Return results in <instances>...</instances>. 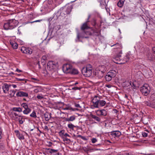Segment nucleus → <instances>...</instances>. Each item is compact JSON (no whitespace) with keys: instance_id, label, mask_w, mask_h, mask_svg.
Segmentation results:
<instances>
[{"instance_id":"nucleus-9","label":"nucleus","mask_w":155,"mask_h":155,"mask_svg":"<svg viewBox=\"0 0 155 155\" xmlns=\"http://www.w3.org/2000/svg\"><path fill=\"white\" fill-rule=\"evenodd\" d=\"M10 26V29H12L15 27L18 24V22L15 20L12 19L8 21Z\"/></svg>"},{"instance_id":"nucleus-21","label":"nucleus","mask_w":155,"mask_h":155,"mask_svg":"<svg viewBox=\"0 0 155 155\" xmlns=\"http://www.w3.org/2000/svg\"><path fill=\"white\" fill-rule=\"evenodd\" d=\"M76 118V116L75 115H72L70 117L65 118V121H73L75 120Z\"/></svg>"},{"instance_id":"nucleus-10","label":"nucleus","mask_w":155,"mask_h":155,"mask_svg":"<svg viewBox=\"0 0 155 155\" xmlns=\"http://www.w3.org/2000/svg\"><path fill=\"white\" fill-rule=\"evenodd\" d=\"M96 115L98 116H105L107 114V111L106 110L103 109L99 110L96 111Z\"/></svg>"},{"instance_id":"nucleus-26","label":"nucleus","mask_w":155,"mask_h":155,"mask_svg":"<svg viewBox=\"0 0 155 155\" xmlns=\"http://www.w3.org/2000/svg\"><path fill=\"white\" fill-rule=\"evenodd\" d=\"M31 109L28 107L25 109V110L23 111V113L24 114H28L31 112Z\"/></svg>"},{"instance_id":"nucleus-32","label":"nucleus","mask_w":155,"mask_h":155,"mask_svg":"<svg viewBox=\"0 0 155 155\" xmlns=\"http://www.w3.org/2000/svg\"><path fill=\"white\" fill-rule=\"evenodd\" d=\"M12 110L14 111H17L19 112H21L22 111V109L20 107H13L12 109Z\"/></svg>"},{"instance_id":"nucleus-23","label":"nucleus","mask_w":155,"mask_h":155,"mask_svg":"<svg viewBox=\"0 0 155 155\" xmlns=\"http://www.w3.org/2000/svg\"><path fill=\"white\" fill-rule=\"evenodd\" d=\"M72 8V6L71 5L68 6L64 10L65 13V14H69L71 11Z\"/></svg>"},{"instance_id":"nucleus-53","label":"nucleus","mask_w":155,"mask_h":155,"mask_svg":"<svg viewBox=\"0 0 155 155\" xmlns=\"http://www.w3.org/2000/svg\"><path fill=\"white\" fill-rule=\"evenodd\" d=\"M74 105L75 107H78L79 109H80L81 108V107L80 106V105L78 104L75 103Z\"/></svg>"},{"instance_id":"nucleus-52","label":"nucleus","mask_w":155,"mask_h":155,"mask_svg":"<svg viewBox=\"0 0 155 155\" xmlns=\"http://www.w3.org/2000/svg\"><path fill=\"white\" fill-rule=\"evenodd\" d=\"M88 146H87L86 147H83V150L85 151H87L88 150Z\"/></svg>"},{"instance_id":"nucleus-25","label":"nucleus","mask_w":155,"mask_h":155,"mask_svg":"<svg viewBox=\"0 0 155 155\" xmlns=\"http://www.w3.org/2000/svg\"><path fill=\"white\" fill-rule=\"evenodd\" d=\"M91 117L94 120H96L97 122H100L101 121V118L97 116L91 114Z\"/></svg>"},{"instance_id":"nucleus-56","label":"nucleus","mask_w":155,"mask_h":155,"mask_svg":"<svg viewBox=\"0 0 155 155\" xmlns=\"http://www.w3.org/2000/svg\"><path fill=\"white\" fill-rule=\"evenodd\" d=\"M72 89L75 90H80V88L78 87H74L72 88Z\"/></svg>"},{"instance_id":"nucleus-29","label":"nucleus","mask_w":155,"mask_h":155,"mask_svg":"<svg viewBox=\"0 0 155 155\" xmlns=\"http://www.w3.org/2000/svg\"><path fill=\"white\" fill-rule=\"evenodd\" d=\"M15 91L14 90H10L8 93L9 94V96L10 97H12L14 96V95L15 93Z\"/></svg>"},{"instance_id":"nucleus-12","label":"nucleus","mask_w":155,"mask_h":155,"mask_svg":"<svg viewBox=\"0 0 155 155\" xmlns=\"http://www.w3.org/2000/svg\"><path fill=\"white\" fill-rule=\"evenodd\" d=\"M144 103L147 106L155 109V101L150 102L149 101H145L144 102Z\"/></svg>"},{"instance_id":"nucleus-39","label":"nucleus","mask_w":155,"mask_h":155,"mask_svg":"<svg viewBox=\"0 0 155 155\" xmlns=\"http://www.w3.org/2000/svg\"><path fill=\"white\" fill-rule=\"evenodd\" d=\"M30 116L31 117L35 118L37 117L36 113L35 111H33L32 113L30 114Z\"/></svg>"},{"instance_id":"nucleus-15","label":"nucleus","mask_w":155,"mask_h":155,"mask_svg":"<svg viewBox=\"0 0 155 155\" xmlns=\"http://www.w3.org/2000/svg\"><path fill=\"white\" fill-rule=\"evenodd\" d=\"M97 70L100 71L104 73L107 70L106 66L104 65H101L98 67L96 68Z\"/></svg>"},{"instance_id":"nucleus-13","label":"nucleus","mask_w":155,"mask_h":155,"mask_svg":"<svg viewBox=\"0 0 155 155\" xmlns=\"http://www.w3.org/2000/svg\"><path fill=\"white\" fill-rule=\"evenodd\" d=\"M95 74L97 77L99 78H101L104 76V73L96 69L95 72Z\"/></svg>"},{"instance_id":"nucleus-43","label":"nucleus","mask_w":155,"mask_h":155,"mask_svg":"<svg viewBox=\"0 0 155 155\" xmlns=\"http://www.w3.org/2000/svg\"><path fill=\"white\" fill-rule=\"evenodd\" d=\"M146 131L147 132V133L145 132H143L142 133V135L143 137H147L148 133H149L148 131L147 130H146Z\"/></svg>"},{"instance_id":"nucleus-40","label":"nucleus","mask_w":155,"mask_h":155,"mask_svg":"<svg viewBox=\"0 0 155 155\" xmlns=\"http://www.w3.org/2000/svg\"><path fill=\"white\" fill-rule=\"evenodd\" d=\"M68 127L72 130H73L74 128L75 127L73 124L71 123L69 124L68 125Z\"/></svg>"},{"instance_id":"nucleus-16","label":"nucleus","mask_w":155,"mask_h":155,"mask_svg":"<svg viewBox=\"0 0 155 155\" xmlns=\"http://www.w3.org/2000/svg\"><path fill=\"white\" fill-rule=\"evenodd\" d=\"M9 85L6 84H5L2 86V89L4 92L5 93H8L9 90Z\"/></svg>"},{"instance_id":"nucleus-54","label":"nucleus","mask_w":155,"mask_h":155,"mask_svg":"<svg viewBox=\"0 0 155 155\" xmlns=\"http://www.w3.org/2000/svg\"><path fill=\"white\" fill-rule=\"evenodd\" d=\"M18 42L21 45H24L25 43L23 41L21 40H18Z\"/></svg>"},{"instance_id":"nucleus-7","label":"nucleus","mask_w":155,"mask_h":155,"mask_svg":"<svg viewBox=\"0 0 155 155\" xmlns=\"http://www.w3.org/2000/svg\"><path fill=\"white\" fill-rule=\"evenodd\" d=\"M21 51L23 53L31 54L32 53V49L30 48H26L22 46L21 48Z\"/></svg>"},{"instance_id":"nucleus-20","label":"nucleus","mask_w":155,"mask_h":155,"mask_svg":"<svg viewBox=\"0 0 155 155\" xmlns=\"http://www.w3.org/2000/svg\"><path fill=\"white\" fill-rule=\"evenodd\" d=\"M88 37L85 34H82V32L80 33H78L77 35V39L79 40L80 38H88Z\"/></svg>"},{"instance_id":"nucleus-30","label":"nucleus","mask_w":155,"mask_h":155,"mask_svg":"<svg viewBox=\"0 0 155 155\" xmlns=\"http://www.w3.org/2000/svg\"><path fill=\"white\" fill-rule=\"evenodd\" d=\"M10 43L14 49H16L18 48V45L17 43L13 42H10Z\"/></svg>"},{"instance_id":"nucleus-58","label":"nucleus","mask_w":155,"mask_h":155,"mask_svg":"<svg viewBox=\"0 0 155 155\" xmlns=\"http://www.w3.org/2000/svg\"><path fill=\"white\" fill-rule=\"evenodd\" d=\"M10 86H12L14 88H15L17 87V85L15 84H12L9 85Z\"/></svg>"},{"instance_id":"nucleus-11","label":"nucleus","mask_w":155,"mask_h":155,"mask_svg":"<svg viewBox=\"0 0 155 155\" xmlns=\"http://www.w3.org/2000/svg\"><path fill=\"white\" fill-rule=\"evenodd\" d=\"M91 16V15L90 14L88 15V18L87 20L85 23H84L82 25L81 29L82 30H84L85 29H87L90 28L88 25L87 23L89 21V20Z\"/></svg>"},{"instance_id":"nucleus-38","label":"nucleus","mask_w":155,"mask_h":155,"mask_svg":"<svg viewBox=\"0 0 155 155\" xmlns=\"http://www.w3.org/2000/svg\"><path fill=\"white\" fill-rule=\"evenodd\" d=\"M122 54V52L121 51H120L119 54H117L115 58L116 60H120V58L121 57V54Z\"/></svg>"},{"instance_id":"nucleus-45","label":"nucleus","mask_w":155,"mask_h":155,"mask_svg":"<svg viewBox=\"0 0 155 155\" xmlns=\"http://www.w3.org/2000/svg\"><path fill=\"white\" fill-rule=\"evenodd\" d=\"M37 98L39 99H43L44 97L42 94H38L37 96Z\"/></svg>"},{"instance_id":"nucleus-1","label":"nucleus","mask_w":155,"mask_h":155,"mask_svg":"<svg viewBox=\"0 0 155 155\" xmlns=\"http://www.w3.org/2000/svg\"><path fill=\"white\" fill-rule=\"evenodd\" d=\"M95 108H99L104 106L106 104V101L102 99V97L99 95L95 96L91 101Z\"/></svg>"},{"instance_id":"nucleus-5","label":"nucleus","mask_w":155,"mask_h":155,"mask_svg":"<svg viewBox=\"0 0 155 155\" xmlns=\"http://www.w3.org/2000/svg\"><path fill=\"white\" fill-rule=\"evenodd\" d=\"M58 66V64L57 63L51 61L48 63L47 68L50 71H54L57 68Z\"/></svg>"},{"instance_id":"nucleus-31","label":"nucleus","mask_w":155,"mask_h":155,"mask_svg":"<svg viewBox=\"0 0 155 155\" xmlns=\"http://www.w3.org/2000/svg\"><path fill=\"white\" fill-rule=\"evenodd\" d=\"M4 28L5 30L11 29L10 28V26L8 21L4 24Z\"/></svg>"},{"instance_id":"nucleus-55","label":"nucleus","mask_w":155,"mask_h":155,"mask_svg":"<svg viewBox=\"0 0 155 155\" xmlns=\"http://www.w3.org/2000/svg\"><path fill=\"white\" fill-rule=\"evenodd\" d=\"M97 140L95 138H93L91 139V142L93 143H94L97 141Z\"/></svg>"},{"instance_id":"nucleus-3","label":"nucleus","mask_w":155,"mask_h":155,"mask_svg":"<svg viewBox=\"0 0 155 155\" xmlns=\"http://www.w3.org/2000/svg\"><path fill=\"white\" fill-rule=\"evenodd\" d=\"M92 69V67L91 65H88L86 67L83 68L82 70V73L85 77H89L91 75Z\"/></svg>"},{"instance_id":"nucleus-41","label":"nucleus","mask_w":155,"mask_h":155,"mask_svg":"<svg viewBox=\"0 0 155 155\" xmlns=\"http://www.w3.org/2000/svg\"><path fill=\"white\" fill-rule=\"evenodd\" d=\"M112 78H111L110 76H109V75L107 74L105 77V79L106 81H111Z\"/></svg>"},{"instance_id":"nucleus-22","label":"nucleus","mask_w":155,"mask_h":155,"mask_svg":"<svg viewBox=\"0 0 155 155\" xmlns=\"http://www.w3.org/2000/svg\"><path fill=\"white\" fill-rule=\"evenodd\" d=\"M130 59V55L129 54H126L125 56L122 60V62L121 63V64H124L128 62Z\"/></svg>"},{"instance_id":"nucleus-6","label":"nucleus","mask_w":155,"mask_h":155,"mask_svg":"<svg viewBox=\"0 0 155 155\" xmlns=\"http://www.w3.org/2000/svg\"><path fill=\"white\" fill-rule=\"evenodd\" d=\"M73 68L72 65L70 64H66L63 65V70L64 73L69 74Z\"/></svg>"},{"instance_id":"nucleus-48","label":"nucleus","mask_w":155,"mask_h":155,"mask_svg":"<svg viewBox=\"0 0 155 155\" xmlns=\"http://www.w3.org/2000/svg\"><path fill=\"white\" fill-rule=\"evenodd\" d=\"M151 99L155 100V93L152 94L150 97Z\"/></svg>"},{"instance_id":"nucleus-60","label":"nucleus","mask_w":155,"mask_h":155,"mask_svg":"<svg viewBox=\"0 0 155 155\" xmlns=\"http://www.w3.org/2000/svg\"><path fill=\"white\" fill-rule=\"evenodd\" d=\"M81 138L85 140H87V139L84 136H82Z\"/></svg>"},{"instance_id":"nucleus-62","label":"nucleus","mask_w":155,"mask_h":155,"mask_svg":"<svg viewBox=\"0 0 155 155\" xmlns=\"http://www.w3.org/2000/svg\"><path fill=\"white\" fill-rule=\"evenodd\" d=\"M40 21H41V20H36V21H33L31 22V23H34V22H40Z\"/></svg>"},{"instance_id":"nucleus-63","label":"nucleus","mask_w":155,"mask_h":155,"mask_svg":"<svg viewBox=\"0 0 155 155\" xmlns=\"http://www.w3.org/2000/svg\"><path fill=\"white\" fill-rule=\"evenodd\" d=\"M106 87L110 88L111 87V86L110 85H107Z\"/></svg>"},{"instance_id":"nucleus-49","label":"nucleus","mask_w":155,"mask_h":155,"mask_svg":"<svg viewBox=\"0 0 155 155\" xmlns=\"http://www.w3.org/2000/svg\"><path fill=\"white\" fill-rule=\"evenodd\" d=\"M45 117L46 121L48 120L50 118V117H48L47 114H45Z\"/></svg>"},{"instance_id":"nucleus-28","label":"nucleus","mask_w":155,"mask_h":155,"mask_svg":"<svg viewBox=\"0 0 155 155\" xmlns=\"http://www.w3.org/2000/svg\"><path fill=\"white\" fill-rule=\"evenodd\" d=\"M71 72L69 74H76L78 73V71L76 69L72 68Z\"/></svg>"},{"instance_id":"nucleus-33","label":"nucleus","mask_w":155,"mask_h":155,"mask_svg":"<svg viewBox=\"0 0 155 155\" xmlns=\"http://www.w3.org/2000/svg\"><path fill=\"white\" fill-rule=\"evenodd\" d=\"M124 0H120L117 3V5L120 7H121L123 5Z\"/></svg>"},{"instance_id":"nucleus-17","label":"nucleus","mask_w":155,"mask_h":155,"mask_svg":"<svg viewBox=\"0 0 155 155\" xmlns=\"http://www.w3.org/2000/svg\"><path fill=\"white\" fill-rule=\"evenodd\" d=\"M25 117L24 116L20 115L19 117L17 119V120L18 121L20 124H22L25 121Z\"/></svg>"},{"instance_id":"nucleus-61","label":"nucleus","mask_w":155,"mask_h":155,"mask_svg":"<svg viewBox=\"0 0 155 155\" xmlns=\"http://www.w3.org/2000/svg\"><path fill=\"white\" fill-rule=\"evenodd\" d=\"M2 134V131L1 129V128H0V139H1L2 137H1V134Z\"/></svg>"},{"instance_id":"nucleus-46","label":"nucleus","mask_w":155,"mask_h":155,"mask_svg":"<svg viewBox=\"0 0 155 155\" xmlns=\"http://www.w3.org/2000/svg\"><path fill=\"white\" fill-rule=\"evenodd\" d=\"M64 130H62L60 131L59 132V135L61 136H63L64 134Z\"/></svg>"},{"instance_id":"nucleus-2","label":"nucleus","mask_w":155,"mask_h":155,"mask_svg":"<svg viewBox=\"0 0 155 155\" xmlns=\"http://www.w3.org/2000/svg\"><path fill=\"white\" fill-rule=\"evenodd\" d=\"M45 6V8L46 9L47 11L48 12H50L53 9L56 7L57 4L55 3V0H49L47 3L46 2Z\"/></svg>"},{"instance_id":"nucleus-47","label":"nucleus","mask_w":155,"mask_h":155,"mask_svg":"<svg viewBox=\"0 0 155 155\" xmlns=\"http://www.w3.org/2000/svg\"><path fill=\"white\" fill-rule=\"evenodd\" d=\"M47 60V58L46 55H43L41 61L43 62L44 61Z\"/></svg>"},{"instance_id":"nucleus-24","label":"nucleus","mask_w":155,"mask_h":155,"mask_svg":"<svg viewBox=\"0 0 155 155\" xmlns=\"http://www.w3.org/2000/svg\"><path fill=\"white\" fill-rule=\"evenodd\" d=\"M15 132L17 133V136L19 139L20 140L24 139V137L23 135L22 134H21L18 130H15Z\"/></svg>"},{"instance_id":"nucleus-37","label":"nucleus","mask_w":155,"mask_h":155,"mask_svg":"<svg viewBox=\"0 0 155 155\" xmlns=\"http://www.w3.org/2000/svg\"><path fill=\"white\" fill-rule=\"evenodd\" d=\"M85 34L86 35L89 37V36L91 35V33L88 31H82V34Z\"/></svg>"},{"instance_id":"nucleus-59","label":"nucleus","mask_w":155,"mask_h":155,"mask_svg":"<svg viewBox=\"0 0 155 155\" xmlns=\"http://www.w3.org/2000/svg\"><path fill=\"white\" fill-rule=\"evenodd\" d=\"M16 71L18 72H22V71L19 69L18 68H17L16 70Z\"/></svg>"},{"instance_id":"nucleus-35","label":"nucleus","mask_w":155,"mask_h":155,"mask_svg":"<svg viewBox=\"0 0 155 155\" xmlns=\"http://www.w3.org/2000/svg\"><path fill=\"white\" fill-rule=\"evenodd\" d=\"M12 114L14 120H17V119L19 117L20 115H18L17 113L15 112H13L12 113Z\"/></svg>"},{"instance_id":"nucleus-18","label":"nucleus","mask_w":155,"mask_h":155,"mask_svg":"<svg viewBox=\"0 0 155 155\" xmlns=\"http://www.w3.org/2000/svg\"><path fill=\"white\" fill-rule=\"evenodd\" d=\"M107 74L111 78H114L116 75V72L114 70H112L109 71Z\"/></svg>"},{"instance_id":"nucleus-19","label":"nucleus","mask_w":155,"mask_h":155,"mask_svg":"<svg viewBox=\"0 0 155 155\" xmlns=\"http://www.w3.org/2000/svg\"><path fill=\"white\" fill-rule=\"evenodd\" d=\"M111 135L114 137H118L121 135V133L119 131H115L112 132Z\"/></svg>"},{"instance_id":"nucleus-64","label":"nucleus","mask_w":155,"mask_h":155,"mask_svg":"<svg viewBox=\"0 0 155 155\" xmlns=\"http://www.w3.org/2000/svg\"><path fill=\"white\" fill-rule=\"evenodd\" d=\"M152 50L155 54V47H153L152 48Z\"/></svg>"},{"instance_id":"nucleus-57","label":"nucleus","mask_w":155,"mask_h":155,"mask_svg":"<svg viewBox=\"0 0 155 155\" xmlns=\"http://www.w3.org/2000/svg\"><path fill=\"white\" fill-rule=\"evenodd\" d=\"M64 137H70V136H69V135L67 133H65V134H64Z\"/></svg>"},{"instance_id":"nucleus-34","label":"nucleus","mask_w":155,"mask_h":155,"mask_svg":"<svg viewBox=\"0 0 155 155\" xmlns=\"http://www.w3.org/2000/svg\"><path fill=\"white\" fill-rule=\"evenodd\" d=\"M48 150H49V153H56L58 151V150H54V149H50V148L48 149Z\"/></svg>"},{"instance_id":"nucleus-50","label":"nucleus","mask_w":155,"mask_h":155,"mask_svg":"<svg viewBox=\"0 0 155 155\" xmlns=\"http://www.w3.org/2000/svg\"><path fill=\"white\" fill-rule=\"evenodd\" d=\"M21 27H19L18 28V33L19 35H20L21 34Z\"/></svg>"},{"instance_id":"nucleus-14","label":"nucleus","mask_w":155,"mask_h":155,"mask_svg":"<svg viewBox=\"0 0 155 155\" xmlns=\"http://www.w3.org/2000/svg\"><path fill=\"white\" fill-rule=\"evenodd\" d=\"M16 95L17 96L20 97H28V94L27 93L20 91L17 92Z\"/></svg>"},{"instance_id":"nucleus-4","label":"nucleus","mask_w":155,"mask_h":155,"mask_svg":"<svg viewBox=\"0 0 155 155\" xmlns=\"http://www.w3.org/2000/svg\"><path fill=\"white\" fill-rule=\"evenodd\" d=\"M140 91L143 95L147 96L150 93V88L148 84H144L140 88Z\"/></svg>"},{"instance_id":"nucleus-8","label":"nucleus","mask_w":155,"mask_h":155,"mask_svg":"<svg viewBox=\"0 0 155 155\" xmlns=\"http://www.w3.org/2000/svg\"><path fill=\"white\" fill-rule=\"evenodd\" d=\"M122 85L124 87L130 86L132 89H135V87L134 84L129 80H126L125 82H123Z\"/></svg>"},{"instance_id":"nucleus-51","label":"nucleus","mask_w":155,"mask_h":155,"mask_svg":"<svg viewBox=\"0 0 155 155\" xmlns=\"http://www.w3.org/2000/svg\"><path fill=\"white\" fill-rule=\"evenodd\" d=\"M63 140L64 141H67L68 143H69L70 142V140L66 137H63Z\"/></svg>"},{"instance_id":"nucleus-44","label":"nucleus","mask_w":155,"mask_h":155,"mask_svg":"<svg viewBox=\"0 0 155 155\" xmlns=\"http://www.w3.org/2000/svg\"><path fill=\"white\" fill-rule=\"evenodd\" d=\"M21 106L23 107L24 109L28 107V105L26 103H23L21 104Z\"/></svg>"},{"instance_id":"nucleus-36","label":"nucleus","mask_w":155,"mask_h":155,"mask_svg":"<svg viewBox=\"0 0 155 155\" xmlns=\"http://www.w3.org/2000/svg\"><path fill=\"white\" fill-rule=\"evenodd\" d=\"M41 91V88L40 87H38L37 88L34 89V92L35 93H38Z\"/></svg>"},{"instance_id":"nucleus-42","label":"nucleus","mask_w":155,"mask_h":155,"mask_svg":"<svg viewBox=\"0 0 155 155\" xmlns=\"http://www.w3.org/2000/svg\"><path fill=\"white\" fill-rule=\"evenodd\" d=\"M116 48L120 49L121 48V45L118 43H117L114 45Z\"/></svg>"},{"instance_id":"nucleus-27","label":"nucleus","mask_w":155,"mask_h":155,"mask_svg":"<svg viewBox=\"0 0 155 155\" xmlns=\"http://www.w3.org/2000/svg\"><path fill=\"white\" fill-rule=\"evenodd\" d=\"M148 58L149 60L155 61V57L153 55H152V54L150 53L148 54Z\"/></svg>"}]
</instances>
